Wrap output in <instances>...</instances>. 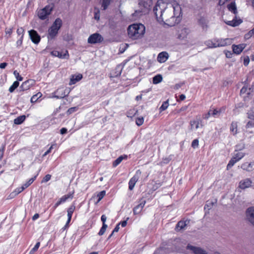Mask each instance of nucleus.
Wrapping results in <instances>:
<instances>
[{
  "mask_svg": "<svg viewBox=\"0 0 254 254\" xmlns=\"http://www.w3.org/2000/svg\"><path fill=\"white\" fill-rule=\"evenodd\" d=\"M163 80L162 76L161 74H157L153 77V83L157 84L160 83Z\"/></svg>",
  "mask_w": 254,
  "mask_h": 254,
  "instance_id": "bb28decb",
  "label": "nucleus"
},
{
  "mask_svg": "<svg viewBox=\"0 0 254 254\" xmlns=\"http://www.w3.org/2000/svg\"><path fill=\"white\" fill-rule=\"evenodd\" d=\"M7 64L6 63H2L0 64V68L1 69L5 68Z\"/></svg>",
  "mask_w": 254,
  "mask_h": 254,
  "instance_id": "69168bd1",
  "label": "nucleus"
},
{
  "mask_svg": "<svg viewBox=\"0 0 254 254\" xmlns=\"http://www.w3.org/2000/svg\"><path fill=\"white\" fill-rule=\"evenodd\" d=\"M19 83L18 81H14L12 85L9 88L8 91L10 93H12L16 88L19 86Z\"/></svg>",
  "mask_w": 254,
  "mask_h": 254,
  "instance_id": "7c9ffc66",
  "label": "nucleus"
},
{
  "mask_svg": "<svg viewBox=\"0 0 254 254\" xmlns=\"http://www.w3.org/2000/svg\"><path fill=\"white\" fill-rule=\"evenodd\" d=\"M75 209V207L73 206H71L70 207L68 208L67 210V217L68 218V222H70L71 221L72 215L73 214V212Z\"/></svg>",
  "mask_w": 254,
  "mask_h": 254,
  "instance_id": "c756f323",
  "label": "nucleus"
},
{
  "mask_svg": "<svg viewBox=\"0 0 254 254\" xmlns=\"http://www.w3.org/2000/svg\"><path fill=\"white\" fill-rule=\"evenodd\" d=\"M245 155V153L242 152H238L235 153L232 158L228 163L227 166V169L229 170L230 169L235 163L243 158Z\"/></svg>",
  "mask_w": 254,
  "mask_h": 254,
  "instance_id": "39448f33",
  "label": "nucleus"
},
{
  "mask_svg": "<svg viewBox=\"0 0 254 254\" xmlns=\"http://www.w3.org/2000/svg\"><path fill=\"white\" fill-rule=\"evenodd\" d=\"M70 196V195H68V194H67V195H64V196H63L59 200L60 201V202L61 203H64V202H65L67 199L69 198Z\"/></svg>",
  "mask_w": 254,
  "mask_h": 254,
  "instance_id": "ea45409f",
  "label": "nucleus"
},
{
  "mask_svg": "<svg viewBox=\"0 0 254 254\" xmlns=\"http://www.w3.org/2000/svg\"><path fill=\"white\" fill-rule=\"evenodd\" d=\"M106 194V191L105 190H102L100 192H99L97 195V196L98 198L97 202H99L105 195Z\"/></svg>",
  "mask_w": 254,
  "mask_h": 254,
  "instance_id": "f704fd0d",
  "label": "nucleus"
},
{
  "mask_svg": "<svg viewBox=\"0 0 254 254\" xmlns=\"http://www.w3.org/2000/svg\"><path fill=\"white\" fill-rule=\"evenodd\" d=\"M25 189L22 186L21 187L18 188L15 190V194H18L22 191H23Z\"/></svg>",
  "mask_w": 254,
  "mask_h": 254,
  "instance_id": "49530a36",
  "label": "nucleus"
},
{
  "mask_svg": "<svg viewBox=\"0 0 254 254\" xmlns=\"http://www.w3.org/2000/svg\"><path fill=\"white\" fill-rule=\"evenodd\" d=\"M22 40H23L22 36H21L20 39L19 40H18L16 42V44L17 45V46H21L22 45Z\"/></svg>",
  "mask_w": 254,
  "mask_h": 254,
  "instance_id": "bf43d9fd",
  "label": "nucleus"
},
{
  "mask_svg": "<svg viewBox=\"0 0 254 254\" xmlns=\"http://www.w3.org/2000/svg\"><path fill=\"white\" fill-rule=\"evenodd\" d=\"M254 35V28L252 30L250 31L246 35V37L247 38H249L250 37H252Z\"/></svg>",
  "mask_w": 254,
  "mask_h": 254,
  "instance_id": "09e8293b",
  "label": "nucleus"
},
{
  "mask_svg": "<svg viewBox=\"0 0 254 254\" xmlns=\"http://www.w3.org/2000/svg\"><path fill=\"white\" fill-rule=\"evenodd\" d=\"M107 227H108L107 225H102V227L100 229V230L98 233V235L99 236L103 235L105 233Z\"/></svg>",
  "mask_w": 254,
  "mask_h": 254,
  "instance_id": "58836bf2",
  "label": "nucleus"
},
{
  "mask_svg": "<svg viewBox=\"0 0 254 254\" xmlns=\"http://www.w3.org/2000/svg\"><path fill=\"white\" fill-rule=\"evenodd\" d=\"M249 62H250L249 58L248 57H247V58H245V59L244 60V64L245 66H247L249 64Z\"/></svg>",
  "mask_w": 254,
  "mask_h": 254,
  "instance_id": "5fc2aeb1",
  "label": "nucleus"
},
{
  "mask_svg": "<svg viewBox=\"0 0 254 254\" xmlns=\"http://www.w3.org/2000/svg\"><path fill=\"white\" fill-rule=\"evenodd\" d=\"M191 252L194 254H207L205 250L198 247L191 246Z\"/></svg>",
  "mask_w": 254,
  "mask_h": 254,
  "instance_id": "aec40b11",
  "label": "nucleus"
},
{
  "mask_svg": "<svg viewBox=\"0 0 254 254\" xmlns=\"http://www.w3.org/2000/svg\"><path fill=\"white\" fill-rule=\"evenodd\" d=\"M82 78V74H79L78 75H73L72 77L70 79L69 84L70 85L75 84L76 82L79 81Z\"/></svg>",
  "mask_w": 254,
  "mask_h": 254,
  "instance_id": "b1692460",
  "label": "nucleus"
},
{
  "mask_svg": "<svg viewBox=\"0 0 254 254\" xmlns=\"http://www.w3.org/2000/svg\"><path fill=\"white\" fill-rule=\"evenodd\" d=\"M152 2V0H139L138 4L145 9L148 10L150 9Z\"/></svg>",
  "mask_w": 254,
  "mask_h": 254,
  "instance_id": "2eb2a0df",
  "label": "nucleus"
},
{
  "mask_svg": "<svg viewBox=\"0 0 254 254\" xmlns=\"http://www.w3.org/2000/svg\"><path fill=\"white\" fill-rule=\"evenodd\" d=\"M193 125L196 129L200 127H203L202 123V120L200 117H197L195 120L193 121Z\"/></svg>",
  "mask_w": 254,
  "mask_h": 254,
  "instance_id": "393cba45",
  "label": "nucleus"
},
{
  "mask_svg": "<svg viewBox=\"0 0 254 254\" xmlns=\"http://www.w3.org/2000/svg\"><path fill=\"white\" fill-rule=\"evenodd\" d=\"M25 116H20L14 120V123L15 125H20L25 121Z\"/></svg>",
  "mask_w": 254,
  "mask_h": 254,
  "instance_id": "a878e982",
  "label": "nucleus"
},
{
  "mask_svg": "<svg viewBox=\"0 0 254 254\" xmlns=\"http://www.w3.org/2000/svg\"><path fill=\"white\" fill-rule=\"evenodd\" d=\"M191 146L193 148L197 147L198 146V139L193 140L192 142L191 143Z\"/></svg>",
  "mask_w": 254,
  "mask_h": 254,
  "instance_id": "de8ad7c7",
  "label": "nucleus"
},
{
  "mask_svg": "<svg viewBox=\"0 0 254 254\" xmlns=\"http://www.w3.org/2000/svg\"><path fill=\"white\" fill-rule=\"evenodd\" d=\"M30 87V85L29 84V81L27 80L22 83L20 87V88H21L22 91H24L29 89Z\"/></svg>",
  "mask_w": 254,
  "mask_h": 254,
  "instance_id": "c85d7f7f",
  "label": "nucleus"
},
{
  "mask_svg": "<svg viewBox=\"0 0 254 254\" xmlns=\"http://www.w3.org/2000/svg\"><path fill=\"white\" fill-rule=\"evenodd\" d=\"M169 106V103H168V101H165L164 102L161 106L160 107V111H165V110H166L168 108Z\"/></svg>",
  "mask_w": 254,
  "mask_h": 254,
  "instance_id": "e433bc0d",
  "label": "nucleus"
},
{
  "mask_svg": "<svg viewBox=\"0 0 254 254\" xmlns=\"http://www.w3.org/2000/svg\"><path fill=\"white\" fill-rule=\"evenodd\" d=\"M248 115L249 119L254 120V112H250L248 113Z\"/></svg>",
  "mask_w": 254,
  "mask_h": 254,
  "instance_id": "3c124183",
  "label": "nucleus"
},
{
  "mask_svg": "<svg viewBox=\"0 0 254 254\" xmlns=\"http://www.w3.org/2000/svg\"><path fill=\"white\" fill-rule=\"evenodd\" d=\"M127 155H122L119 156L117 159H116L113 163V166L114 167H117L119 164H120L121 162L124 159H127Z\"/></svg>",
  "mask_w": 254,
  "mask_h": 254,
  "instance_id": "5701e85b",
  "label": "nucleus"
},
{
  "mask_svg": "<svg viewBox=\"0 0 254 254\" xmlns=\"http://www.w3.org/2000/svg\"><path fill=\"white\" fill-rule=\"evenodd\" d=\"M53 148V145H52L43 154V156H46L49 153H50L52 149Z\"/></svg>",
  "mask_w": 254,
  "mask_h": 254,
  "instance_id": "680f3d73",
  "label": "nucleus"
},
{
  "mask_svg": "<svg viewBox=\"0 0 254 254\" xmlns=\"http://www.w3.org/2000/svg\"><path fill=\"white\" fill-rule=\"evenodd\" d=\"M128 219V218H127V220H124L122 222H121V223H120V224H121L122 226L123 227H125V226H127V220Z\"/></svg>",
  "mask_w": 254,
  "mask_h": 254,
  "instance_id": "0e129e2a",
  "label": "nucleus"
},
{
  "mask_svg": "<svg viewBox=\"0 0 254 254\" xmlns=\"http://www.w3.org/2000/svg\"><path fill=\"white\" fill-rule=\"evenodd\" d=\"M38 175V173L35 175L34 177H32L29 180L28 182H27L25 184H24L23 186L25 189L28 188L36 179V177Z\"/></svg>",
  "mask_w": 254,
  "mask_h": 254,
  "instance_id": "2f4dec72",
  "label": "nucleus"
},
{
  "mask_svg": "<svg viewBox=\"0 0 254 254\" xmlns=\"http://www.w3.org/2000/svg\"><path fill=\"white\" fill-rule=\"evenodd\" d=\"M242 21L241 19L237 20L235 19H234L232 20H225L226 24L233 27L238 26L242 23Z\"/></svg>",
  "mask_w": 254,
  "mask_h": 254,
  "instance_id": "412c9836",
  "label": "nucleus"
},
{
  "mask_svg": "<svg viewBox=\"0 0 254 254\" xmlns=\"http://www.w3.org/2000/svg\"><path fill=\"white\" fill-rule=\"evenodd\" d=\"M120 223L118 224L116 226L115 228L114 229V230H113L112 232H113L114 233L118 232L119 231V229H120Z\"/></svg>",
  "mask_w": 254,
  "mask_h": 254,
  "instance_id": "052dcab7",
  "label": "nucleus"
},
{
  "mask_svg": "<svg viewBox=\"0 0 254 254\" xmlns=\"http://www.w3.org/2000/svg\"><path fill=\"white\" fill-rule=\"evenodd\" d=\"M51 178V175L50 174L46 175L42 181V183H46L48 182Z\"/></svg>",
  "mask_w": 254,
  "mask_h": 254,
  "instance_id": "37998d69",
  "label": "nucleus"
},
{
  "mask_svg": "<svg viewBox=\"0 0 254 254\" xmlns=\"http://www.w3.org/2000/svg\"><path fill=\"white\" fill-rule=\"evenodd\" d=\"M246 45L245 44H241L237 45H233L232 46L233 51L235 54L239 55L243 51L246 47Z\"/></svg>",
  "mask_w": 254,
  "mask_h": 254,
  "instance_id": "4468645a",
  "label": "nucleus"
},
{
  "mask_svg": "<svg viewBox=\"0 0 254 254\" xmlns=\"http://www.w3.org/2000/svg\"><path fill=\"white\" fill-rule=\"evenodd\" d=\"M24 32V30L22 27L18 28L16 31L17 34L18 35H21V36H22V38H23Z\"/></svg>",
  "mask_w": 254,
  "mask_h": 254,
  "instance_id": "79ce46f5",
  "label": "nucleus"
},
{
  "mask_svg": "<svg viewBox=\"0 0 254 254\" xmlns=\"http://www.w3.org/2000/svg\"><path fill=\"white\" fill-rule=\"evenodd\" d=\"M212 205L211 202H207V203L205 204L204 206V209H206L208 208V209H209L211 207V206Z\"/></svg>",
  "mask_w": 254,
  "mask_h": 254,
  "instance_id": "4d7b16f0",
  "label": "nucleus"
},
{
  "mask_svg": "<svg viewBox=\"0 0 254 254\" xmlns=\"http://www.w3.org/2000/svg\"><path fill=\"white\" fill-rule=\"evenodd\" d=\"M5 33L6 34H8L10 36L12 33V28H6L5 29Z\"/></svg>",
  "mask_w": 254,
  "mask_h": 254,
  "instance_id": "6e6d98bb",
  "label": "nucleus"
},
{
  "mask_svg": "<svg viewBox=\"0 0 254 254\" xmlns=\"http://www.w3.org/2000/svg\"><path fill=\"white\" fill-rule=\"evenodd\" d=\"M254 163L253 162H246L242 164L241 168L247 172H251L253 170Z\"/></svg>",
  "mask_w": 254,
  "mask_h": 254,
  "instance_id": "6ab92c4d",
  "label": "nucleus"
},
{
  "mask_svg": "<svg viewBox=\"0 0 254 254\" xmlns=\"http://www.w3.org/2000/svg\"><path fill=\"white\" fill-rule=\"evenodd\" d=\"M29 35L32 42L35 44H38L40 42L41 37L37 31L34 30H31L29 31Z\"/></svg>",
  "mask_w": 254,
  "mask_h": 254,
  "instance_id": "9b49d317",
  "label": "nucleus"
},
{
  "mask_svg": "<svg viewBox=\"0 0 254 254\" xmlns=\"http://www.w3.org/2000/svg\"><path fill=\"white\" fill-rule=\"evenodd\" d=\"M52 10V7L50 5H47L44 8L40 9L38 11V15L40 19L45 20L51 13Z\"/></svg>",
  "mask_w": 254,
  "mask_h": 254,
  "instance_id": "0eeeda50",
  "label": "nucleus"
},
{
  "mask_svg": "<svg viewBox=\"0 0 254 254\" xmlns=\"http://www.w3.org/2000/svg\"><path fill=\"white\" fill-rule=\"evenodd\" d=\"M186 98V96L184 94H181L179 95V100L183 101Z\"/></svg>",
  "mask_w": 254,
  "mask_h": 254,
  "instance_id": "774afa93",
  "label": "nucleus"
},
{
  "mask_svg": "<svg viewBox=\"0 0 254 254\" xmlns=\"http://www.w3.org/2000/svg\"><path fill=\"white\" fill-rule=\"evenodd\" d=\"M4 150V147L3 146L0 149V158H2L3 155V152Z\"/></svg>",
  "mask_w": 254,
  "mask_h": 254,
  "instance_id": "e2e57ef3",
  "label": "nucleus"
},
{
  "mask_svg": "<svg viewBox=\"0 0 254 254\" xmlns=\"http://www.w3.org/2000/svg\"><path fill=\"white\" fill-rule=\"evenodd\" d=\"M254 126V123L253 122H248V123L246 125V127L247 128H250Z\"/></svg>",
  "mask_w": 254,
  "mask_h": 254,
  "instance_id": "864d4df0",
  "label": "nucleus"
},
{
  "mask_svg": "<svg viewBox=\"0 0 254 254\" xmlns=\"http://www.w3.org/2000/svg\"><path fill=\"white\" fill-rule=\"evenodd\" d=\"M13 74L16 78L17 80L18 81H22L23 80V77L20 76L19 73L17 70H14L13 72Z\"/></svg>",
  "mask_w": 254,
  "mask_h": 254,
  "instance_id": "a19ab883",
  "label": "nucleus"
},
{
  "mask_svg": "<svg viewBox=\"0 0 254 254\" xmlns=\"http://www.w3.org/2000/svg\"><path fill=\"white\" fill-rule=\"evenodd\" d=\"M145 30V27L142 24L131 25L127 28L128 37L133 40L139 39L143 35Z\"/></svg>",
  "mask_w": 254,
  "mask_h": 254,
  "instance_id": "f03ea898",
  "label": "nucleus"
},
{
  "mask_svg": "<svg viewBox=\"0 0 254 254\" xmlns=\"http://www.w3.org/2000/svg\"><path fill=\"white\" fill-rule=\"evenodd\" d=\"M189 223V220L179 221L176 226L175 230L177 231H180L184 229Z\"/></svg>",
  "mask_w": 254,
  "mask_h": 254,
  "instance_id": "a211bd4d",
  "label": "nucleus"
},
{
  "mask_svg": "<svg viewBox=\"0 0 254 254\" xmlns=\"http://www.w3.org/2000/svg\"><path fill=\"white\" fill-rule=\"evenodd\" d=\"M247 220L254 226V207L248 208L246 211Z\"/></svg>",
  "mask_w": 254,
  "mask_h": 254,
  "instance_id": "9d476101",
  "label": "nucleus"
},
{
  "mask_svg": "<svg viewBox=\"0 0 254 254\" xmlns=\"http://www.w3.org/2000/svg\"><path fill=\"white\" fill-rule=\"evenodd\" d=\"M229 39H214L211 40L206 41L205 45L209 48H214L219 47H224L230 44Z\"/></svg>",
  "mask_w": 254,
  "mask_h": 254,
  "instance_id": "20e7f679",
  "label": "nucleus"
},
{
  "mask_svg": "<svg viewBox=\"0 0 254 254\" xmlns=\"http://www.w3.org/2000/svg\"><path fill=\"white\" fill-rule=\"evenodd\" d=\"M77 110V108L76 107H71L68 109L67 111V113L69 115L72 114L73 113L76 111Z\"/></svg>",
  "mask_w": 254,
  "mask_h": 254,
  "instance_id": "a18cd8bd",
  "label": "nucleus"
},
{
  "mask_svg": "<svg viewBox=\"0 0 254 254\" xmlns=\"http://www.w3.org/2000/svg\"><path fill=\"white\" fill-rule=\"evenodd\" d=\"M52 56L54 57H57L60 59H68L69 55L68 51L65 50L64 51H58L54 50L51 52Z\"/></svg>",
  "mask_w": 254,
  "mask_h": 254,
  "instance_id": "f8f14e48",
  "label": "nucleus"
},
{
  "mask_svg": "<svg viewBox=\"0 0 254 254\" xmlns=\"http://www.w3.org/2000/svg\"><path fill=\"white\" fill-rule=\"evenodd\" d=\"M39 217V215L38 213L35 214L32 217V220L35 221Z\"/></svg>",
  "mask_w": 254,
  "mask_h": 254,
  "instance_id": "338daca9",
  "label": "nucleus"
},
{
  "mask_svg": "<svg viewBox=\"0 0 254 254\" xmlns=\"http://www.w3.org/2000/svg\"><path fill=\"white\" fill-rule=\"evenodd\" d=\"M67 130L66 128L65 127H63L60 130V133L62 134H65L66 133H67Z\"/></svg>",
  "mask_w": 254,
  "mask_h": 254,
  "instance_id": "13d9d810",
  "label": "nucleus"
},
{
  "mask_svg": "<svg viewBox=\"0 0 254 254\" xmlns=\"http://www.w3.org/2000/svg\"><path fill=\"white\" fill-rule=\"evenodd\" d=\"M230 129L233 135H236L238 132V122L233 121L231 124Z\"/></svg>",
  "mask_w": 254,
  "mask_h": 254,
  "instance_id": "4be33fe9",
  "label": "nucleus"
},
{
  "mask_svg": "<svg viewBox=\"0 0 254 254\" xmlns=\"http://www.w3.org/2000/svg\"><path fill=\"white\" fill-rule=\"evenodd\" d=\"M169 55L166 52L160 53L157 57V61L161 63L165 62L168 59Z\"/></svg>",
  "mask_w": 254,
  "mask_h": 254,
  "instance_id": "f3484780",
  "label": "nucleus"
},
{
  "mask_svg": "<svg viewBox=\"0 0 254 254\" xmlns=\"http://www.w3.org/2000/svg\"><path fill=\"white\" fill-rule=\"evenodd\" d=\"M141 171L140 170H138L136 171L134 175L130 179L128 182V189L129 190H131L133 189L136 183L137 182L141 175Z\"/></svg>",
  "mask_w": 254,
  "mask_h": 254,
  "instance_id": "6e6552de",
  "label": "nucleus"
},
{
  "mask_svg": "<svg viewBox=\"0 0 254 254\" xmlns=\"http://www.w3.org/2000/svg\"><path fill=\"white\" fill-rule=\"evenodd\" d=\"M41 96L42 94L40 92L33 95L31 98V102L32 103L36 102Z\"/></svg>",
  "mask_w": 254,
  "mask_h": 254,
  "instance_id": "473e14b6",
  "label": "nucleus"
},
{
  "mask_svg": "<svg viewBox=\"0 0 254 254\" xmlns=\"http://www.w3.org/2000/svg\"><path fill=\"white\" fill-rule=\"evenodd\" d=\"M62 25V20L59 18H57L48 30V39L49 40L53 39L57 36Z\"/></svg>",
  "mask_w": 254,
  "mask_h": 254,
  "instance_id": "7ed1b4c3",
  "label": "nucleus"
},
{
  "mask_svg": "<svg viewBox=\"0 0 254 254\" xmlns=\"http://www.w3.org/2000/svg\"><path fill=\"white\" fill-rule=\"evenodd\" d=\"M144 122V118L143 117H138L136 118L135 123L138 126H141Z\"/></svg>",
  "mask_w": 254,
  "mask_h": 254,
  "instance_id": "4c0bfd02",
  "label": "nucleus"
},
{
  "mask_svg": "<svg viewBox=\"0 0 254 254\" xmlns=\"http://www.w3.org/2000/svg\"><path fill=\"white\" fill-rule=\"evenodd\" d=\"M146 203V201L144 200H140L139 203L135 207H134L133 209V214L134 215H137L139 214L143 208L144 207L145 204Z\"/></svg>",
  "mask_w": 254,
  "mask_h": 254,
  "instance_id": "ddd939ff",
  "label": "nucleus"
},
{
  "mask_svg": "<svg viewBox=\"0 0 254 254\" xmlns=\"http://www.w3.org/2000/svg\"><path fill=\"white\" fill-rule=\"evenodd\" d=\"M171 157L170 156L168 158H165L164 159H163L162 162V164H167L171 160Z\"/></svg>",
  "mask_w": 254,
  "mask_h": 254,
  "instance_id": "8fccbe9b",
  "label": "nucleus"
},
{
  "mask_svg": "<svg viewBox=\"0 0 254 254\" xmlns=\"http://www.w3.org/2000/svg\"><path fill=\"white\" fill-rule=\"evenodd\" d=\"M253 182L250 178H245L240 181L239 188L241 190H245L250 188L252 186Z\"/></svg>",
  "mask_w": 254,
  "mask_h": 254,
  "instance_id": "1a4fd4ad",
  "label": "nucleus"
},
{
  "mask_svg": "<svg viewBox=\"0 0 254 254\" xmlns=\"http://www.w3.org/2000/svg\"><path fill=\"white\" fill-rule=\"evenodd\" d=\"M228 8L229 11H231L234 14H236L237 12V7L234 2H232L228 5Z\"/></svg>",
  "mask_w": 254,
  "mask_h": 254,
  "instance_id": "cd10ccee",
  "label": "nucleus"
},
{
  "mask_svg": "<svg viewBox=\"0 0 254 254\" xmlns=\"http://www.w3.org/2000/svg\"><path fill=\"white\" fill-rule=\"evenodd\" d=\"M111 0H102V6L104 10L107 9L110 3Z\"/></svg>",
  "mask_w": 254,
  "mask_h": 254,
  "instance_id": "c9c22d12",
  "label": "nucleus"
},
{
  "mask_svg": "<svg viewBox=\"0 0 254 254\" xmlns=\"http://www.w3.org/2000/svg\"><path fill=\"white\" fill-rule=\"evenodd\" d=\"M220 115V111H218L216 109H210L208 112L204 114L203 118L205 119H208L211 116L215 117Z\"/></svg>",
  "mask_w": 254,
  "mask_h": 254,
  "instance_id": "dca6fc26",
  "label": "nucleus"
},
{
  "mask_svg": "<svg viewBox=\"0 0 254 254\" xmlns=\"http://www.w3.org/2000/svg\"><path fill=\"white\" fill-rule=\"evenodd\" d=\"M153 12L157 20L161 22L165 19L176 18L179 22L182 15V9L180 4L175 0H158L153 8Z\"/></svg>",
  "mask_w": 254,
  "mask_h": 254,
  "instance_id": "f257e3e1",
  "label": "nucleus"
},
{
  "mask_svg": "<svg viewBox=\"0 0 254 254\" xmlns=\"http://www.w3.org/2000/svg\"><path fill=\"white\" fill-rule=\"evenodd\" d=\"M251 90V88H249V91H248L247 88L245 87H244L241 90V94H243L247 92L248 94H249L250 93Z\"/></svg>",
  "mask_w": 254,
  "mask_h": 254,
  "instance_id": "c03bdc74",
  "label": "nucleus"
},
{
  "mask_svg": "<svg viewBox=\"0 0 254 254\" xmlns=\"http://www.w3.org/2000/svg\"><path fill=\"white\" fill-rule=\"evenodd\" d=\"M40 246V243L37 242L35 246L30 250L29 254H33L36 251L38 250Z\"/></svg>",
  "mask_w": 254,
  "mask_h": 254,
  "instance_id": "72a5a7b5",
  "label": "nucleus"
},
{
  "mask_svg": "<svg viewBox=\"0 0 254 254\" xmlns=\"http://www.w3.org/2000/svg\"><path fill=\"white\" fill-rule=\"evenodd\" d=\"M104 41L103 36L98 33L91 34L88 38V43L89 44H95L101 43Z\"/></svg>",
  "mask_w": 254,
  "mask_h": 254,
  "instance_id": "423d86ee",
  "label": "nucleus"
},
{
  "mask_svg": "<svg viewBox=\"0 0 254 254\" xmlns=\"http://www.w3.org/2000/svg\"><path fill=\"white\" fill-rule=\"evenodd\" d=\"M101 220L103 223V225H106L105 222L107 220V217L105 215L103 214L101 216Z\"/></svg>",
  "mask_w": 254,
  "mask_h": 254,
  "instance_id": "603ef678",
  "label": "nucleus"
}]
</instances>
